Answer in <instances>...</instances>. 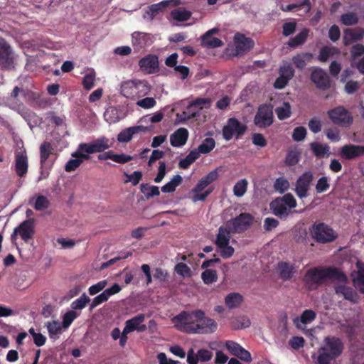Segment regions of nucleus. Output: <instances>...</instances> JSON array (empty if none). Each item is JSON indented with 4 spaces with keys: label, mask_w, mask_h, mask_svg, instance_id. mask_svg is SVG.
Segmentation results:
<instances>
[{
    "label": "nucleus",
    "mask_w": 364,
    "mask_h": 364,
    "mask_svg": "<svg viewBox=\"0 0 364 364\" xmlns=\"http://www.w3.org/2000/svg\"><path fill=\"white\" fill-rule=\"evenodd\" d=\"M279 75L291 80L294 75V70L289 63H284L279 68Z\"/></svg>",
    "instance_id": "56"
},
{
    "label": "nucleus",
    "mask_w": 364,
    "mask_h": 364,
    "mask_svg": "<svg viewBox=\"0 0 364 364\" xmlns=\"http://www.w3.org/2000/svg\"><path fill=\"white\" fill-rule=\"evenodd\" d=\"M337 282L335 287L336 293L340 296H343L346 300H349L353 303L358 301V296L356 293L350 288L346 285L347 279L343 282H341L338 278L333 279Z\"/></svg>",
    "instance_id": "20"
},
{
    "label": "nucleus",
    "mask_w": 364,
    "mask_h": 364,
    "mask_svg": "<svg viewBox=\"0 0 364 364\" xmlns=\"http://www.w3.org/2000/svg\"><path fill=\"white\" fill-rule=\"evenodd\" d=\"M28 168V161L26 149H20L15 153V171L16 174L24 176Z\"/></svg>",
    "instance_id": "16"
},
{
    "label": "nucleus",
    "mask_w": 364,
    "mask_h": 364,
    "mask_svg": "<svg viewBox=\"0 0 364 364\" xmlns=\"http://www.w3.org/2000/svg\"><path fill=\"white\" fill-rule=\"evenodd\" d=\"M96 73L93 69L88 70L82 78V84L87 90H90L95 85Z\"/></svg>",
    "instance_id": "40"
},
{
    "label": "nucleus",
    "mask_w": 364,
    "mask_h": 364,
    "mask_svg": "<svg viewBox=\"0 0 364 364\" xmlns=\"http://www.w3.org/2000/svg\"><path fill=\"white\" fill-rule=\"evenodd\" d=\"M246 126L235 118L228 119L223 129V136L226 141H229L234 136L238 137L245 133Z\"/></svg>",
    "instance_id": "10"
},
{
    "label": "nucleus",
    "mask_w": 364,
    "mask_h": 364,
    "mask_svg": "<svg viewBox=\"0 0 364 364\" xmlns=\"http://www.w3.org/2000/svg\"><path fill=\"white\" fill-rule=\"evenodd\" d=\"M133 135L132 129L129 127L119 132L117 136V140L119 142H128L132 139Z\"/></svg>",
    "instance_id": "64"
},
{
    "label": "nucleus",
    "mask_w": 364,
    "mask_h": 364,
    "mask_svg": "<svg viewBox=\"0 0 364 364\" xmlns=\"http://www.w3.org/2000/svg\"><path fill=\"white\" fill-rule=\"evenodd\" d=\"M141 191L147 197H153L160 194L159 188L155 186L141 185Z\"/></svg>",
    "instance_id": "58"
},
{
    "label": "nucleus",
    "mask_w": 364,
    "mask_h": 364,
    "mask_svg": "<svg viewBox=\"0 0 364 364\" xmlns=\"http://www.w3.org/2000/svg\"><path fill=\"white\" fill-rule=\"evenodd\" d=\"M153 42L154 37L150 33L135 31L132 34V44L138 50L151 45Z\"/></svg>",
    "instance_id": "18"
},
{
    "label": "nucleus",
    "mask_w": 364,
    "mask_h": 364,
    "mask_svg": "<svg viewBox=\"0 0 364 364\" xmlns=\"http://www.w3.org/2000/svg\"><path fill=\"white\" fill-rule=\"evenodd\" d=\"M225 346L230 353L239 358L245 362H251L252 357L250 353L243 348L239 343L232 341H228L225 343Z\"/></svg>",
    "instance_id": "21"
},
{
    "label": "nucleus",
    "mask_w": 364,
    "mask_h": 364,
    "mask_svg": "<svg viewBox=\"0 0 364 364\" xmlns=\"http://www.w3.org/2000/svg\"><path fill=\"white\" fill-rule=\"evenodd\" d=\"M50 205L48 198L43 196H38L35 200L34 208L37 210H43Z\"/></svg>",
    "instance_id": "57"
},
{
    "label": "nucleus",
    "mask_w": 364,
    "mask_h": 364,
    "mask_svg": "<svg viewBox=\"0 0 364 364\" xmlns=\"http://www.w3.org/2000/svg\"><path fill=\"white\" fill-rule=\"evenodd\" d=\"M230 229L227 225L225 227H220L215 240V245L218 251L223 258L232 257L235 252L234 248L229 245L230 239Z\"/></svg>",
    "instance_id": "6"
},
{
    "label": "nucleus",
    "mask_w": 364,
    "mask_h": 364,
    "mask_svg": "<svg viewBox=\"0 0 364 364\" xmlns=\"http://www.w3.org/2000/svg\"><path fill=\"white\" fill-rule=\"evenodd\" d=\"M247 181L241 179L238 181L233 187L234 195L237 197H242L245 195L247 188Z\"/></svg>",
    "instance_id": "50"
},
{
    "label": "nucleus",
    "mask_w": 364,
    "mask_h": 364,
    "mask_svg": "<svg viewBox=\"0 0 364 364\" xmlns=\"http://www.w3.org/2000/svg\"><path fill=\"white\" fill-rule=\"evenodd\" d=\"M252 217L249 213H242L238 217L228 221L227 225L232 228L234 232L245 230L252 223Z\"/></svg>",
    "instance_id": "19"
},
{
    "label": "nucleus",
    "mask_w": 364,
    "mask_h": 364,
    "mask_svg": "<svg viewBox=\"0 0 364 364\" xmlns=\"http://www.w3.org/2000/svg\"><path fill=\"white\" fill-rule=\"evenodd\" d=\"M340 50L333 46H326L321 49L318 55V60L321 62L327 61L330 58L338 55Z\"/></svg>",
    "instance_id": "41"
},
{
    "label": "nucleus",
    "mask_w": 364,
    "mask_h": 364,
    "mask_svg": "<svg viewBox=\"0 0 364 364\" xmlns=\"http://www.w3.org/2000/svg\"><path fill=\"white\" fill-rule=\"evenodd\" d=\"M182 182V177L180 175H175L169 182L161 187V191L164 193H171L176 190Z\"/></svg>",
    "instance_id": "44"
},
{
    "label": "nucleus",
    "mask_w": 364,
    "mask_h": 364,
    "mask_svg": "<svg viewBox=\"0 0 364 364\" xmlns=\"http://www.w3.org/2000/svg\"><path fill=\"white\" fill-rule=\"evenodd\" d=\"M296 206V201L290 193L277 198L270 203V208L273 213L279 217L287 216L291 213V210Z\"/></svg>",
    "instance_id": "5"
},
{
    "label": "nucleus",
    "mask_w": 364,
    "mask_h": 364,
    "mask_svg": "<svg viewBox=\"0 0 364 364\" xmlns=\"http://www.w3.org/2000/svg\"><path fill=\"white\" fill-rule=\"evenodd\" d=\"M203 315L205 314L201 310L183 311L173 317V323L174 326L181 331L196 333L198 322Z\"/></svg>",
    "instance_id": "4"
},
{
    "label": "nucleus",
    "mask_w": 364,
    "mask_h": 364,
    "mask_svg": "<svg viewBox=\"0 0 364 364\" xmlns=\"http://www.w3.org/2000/svg\"><path fill=\"white\" fill-rule=\"evenodd\" d=\"M300 153L298 150H291L289 151L286 158V162L290 166L295 165L299 161Z\"/></svg>",
    "instance_id": "60"
},
{
    "label": "nucleus",
    "mask_w": 364,
    "mask_h": 364,
    "mask_svg": "<svg viewBox=\"0 0 364 364\" xmlns=\"http://www.w3.org/2000/svg\"><path fill=\"white\" fill-rule=\"evenodd\" d=\"M77 317V314L75 311L71 310L67 312L63 317V324L64 329H67L74 319Z\"/></svg>",
    "instance_id": "61"
},
{
    "label": "nucleus",
    "mask_w": 364,
    "mask_h": 364,
    "mask_svg": "<svg viewBox=\"0 0 364 364\" xmlns=\"http://www.w3.org/2000/svg\"><path fill=\"white\" fill-rule=\"evenodd\" d=\"M151 88L146 80H127L121 82L119 93L127 99L136 100L148 95Z\"/></svg>",
    "instance_id": "1"
},
{
    "label": "nucleus",
    "mask_w": 364,
    "mask_h": 364,
    "mask_svg": "<svg viewBox=\"0 0 364 364\" xmlns=\"http://www.w3.org/2000/svg\"><path fill=\"white\" fill-rule=\"evenodd\" d=\"M223 42L218 38L213 37L211 35L204 34L202 36V45L207 48H218L223 46Z\"/></svg>",
    "instance_id": "47"
},
{
    "label": "nucleus",
    "mask_w": 364,
    "mask_h": 364,
    "mask_svg": "<svg viewBox=\"0 0 364 364\" xmlns=\"http://www.w3.org/2000/svg\"><path fill=\"white\" fill-rule=\"evenodd\" d=\"M83 161L79 156H72L65 165V171L72 172L76 170Z\"/></svg>",
    "instance_id": "53"
},
{
    "label": "nucleus",
    "mask_w": 364,
    "mask_h": 364,
    "mask_svg": "<svg viewBox=\"0 0 364 364\" xmlns=\"http://www.w3.org/2000/svg\"><path fill=\"white\" fill-rule=\"evenodd\" d=\"M178 5V1L167 0L162 1L158 4L151 5L143 15L144 18L152 21L154 17L159 13L163 12L171 4Z\"/></svg>",
    "instance_id": "17"
},
{
    "label": "nucleus",
    "mask_w": 364,
    "mask_h": 364,
    "mask_svg": "<svg viewBox=\"0 0 364 364\" xmlns=\"http://www.w3.org/2000/svg\"><path fill=\"white\" fill-rule=\"evenodd\" d=\"M188 132L186 128H179L170 136V143L173 147H181L186 144Z\"/></svg>",
    "instance_id": "29"
},
{
    "label": "nucleus",
    "mask_w": 364,
    "mask_h": 364,
    "mask_svg": "<svg viewBox=\"0 0 364 364\" xmlns=\"http://www.w3.org/2000/svg\"><path fill=\"white\" fill-rule=\"evenodd\" d=\"M105 119L109 124H114L124 117V114L114 107H110L106 109L104 114Z\"/></svg>",
    "instance_id": "36"
},
{
    "label": "nucleus",
    "mask_w": 364,
    "mask_h": 364,
    "mask_svg": "<svg viewBox=\"0 0 364 364\" xmlns=\"http://www.w3.org/2000/svg\"><path fill=\"white\" fill-rule=\"evenodd\" d=\"M50 339L56 340L63 332L64 328L58 320H51L45 323Z\"/></svg>",
    "instance_id": "33"
},
{
    "label": "nucleus",
    "mask_w": 364,
    "mask_h": 364,
    "mask_svg": "<svg viewBox=\"0 0 364 364\" xmlns=\"http://www.w3.org/2000/svg\"><path fill=\"white\" fill-rule=\"evenodd\" d=\"M364 37V28H355L346 29L343 32V41L346 46L352 44L363 39Z\"/></svg>",
    "instance_id": "26"
},
{
    "label": "nucleus",
    "mask_w": 364,
    "mask_h": 364,
    "mask_svg": "<svg viewBox=\"0 0 364 364\" xmlns=\"http://www.w3.org/2000/svg\"><path fill=\"white\" fill-rule=\"evenodd\" d=\"M213 188L200 179L191 192V200L193 202L204 200L213 192Z\"/></svg>",
    "instance_id": "15"
},
{
    "label": "nucleus",
    "mask_w": 364,
    "mask_h": 364,
    "mask_svg": "<svg viewBox=\"0 0 364 364\" xmlns=\"http://www.w3.org/2000/svg\"><path fill=\"white\" fill-rule=\"evenodd\" d=\"M327 278L331 279L338 278L341 282L346 280V276L341 271L336 268L310 269L306 272L304 279L309 289H314L318 284L321 283Z\"/></svg>",
    "instance_id": "3"
},
{
    "label": "nucleus",
    "mask_w": 364,
    "mask_h": 364,
    "mask_svg": "<svg viewBox=\"0 0 364 364\" xmlns=\"http://www.w3.org/2000/svg\"><path fill=\"white\" fill-rule=\"evenodd\" d=\"M138 65L140 70L146 74H154L159 70L158 57L153 54H149L140 59Z\"/></svg>",
    "instance_id": "12"
},
{
    "label": "nucleus",
    "mask_w": 364,
    "mask_h": 364,
    "mask_svg": "<svg viewBox=\"0 0 364 364\" xmlns=\"http://www.w3.org/2000/svg\"><path fill=\"white\" fill-rule=\"evenodd\" d=\"M136 104L144 109H151L156 105V102L154 98L147 97L137 100Z\"/></svg>",
    "instance_id": "54"
},
{
    "label": "nucleus",
    "mask_w": 364,
    "mask_h": 364,
    "mask_svg": "<svg viewBox=\"0 0 364 364\" xmlns=\"http://www.w3.org/2000/svg\"><path fill=\"white\" fill-rule=\"evenodd\" d=\"M275 113L280 120L289 118L291 114V107L289 102H283L275 109Z\"/></svg>",
    "instance_id": "42"
},
{
    "label": "nucleus",
    "mask_w": 364,
    "mask_h": 364,
    "mask_svg": "<svg viewBox=\"0 0 364 364\" xmlns=\"http://www.w3.org/2000/svg\"><path fill=\"white\" fill-rule=\"evenodd\" d=\"M14 57L10 46L0 38V66L5 69L13 68Z\"/></svg>",
    "instance_id": "13"
},
{
    "label": "nucleus",
    "mask_w": 364,
    "mask_h": 364,
    "mask_svg": "<svg viewBox=\"0 0 364 364\" xmlns=\"http://www.w3.org/2000/svg\"><path fill=\"white\" fill-rule=\"evenodd\" d=\"M145 317L144 314H140L126 321L124 333H130L134 331L140 333L144 332L147 329L146 325L144 324Z\"/></svg>",
    "instance_id": "14"
},
{
    "label": "nucleus",
    "mask_w": 364,
    "mask_h": 364,
    "mask_svg": "<svg viewBox=\"0 0 364 364\" xmlns=\"http://www.w3.org/2000/svg\"><path fill=\"white\" fill-rule=\"evenodd\" d=\"M176 272L183 277H188L191 275L190 268L184 263H178L175 267Z\"/></svg>",
    "instance_id": "62"
},
{
    "label": "nucleus",
    "mask_w": 364,
    "mask_h": 364,
    "mask_svg": "<svg viewBox=\"0 0 364 364\" xmlns=\"http://www.w3.org/2000/svg\"><path fill=\"white\" fill-rule=\"evenodd\" d=\"M364 154V146L345 145L341 148V156L346 159H351Z\"/></svg>",
    "instance_id": "28"
},
{
    "label": "nucleus",
    "mask_w": 364,
    "mask_h": 364,
    "mask_svg": "<svg viewBox=\"0 0 364 364\" xmlns=\"http://www.w3.org/2000/svg\"><path fill=\"white\" fill-rule=\"evenodd\" d=\"M274 186L277 191L279 192L280 193H282L289 188V183L284 178H279L277 179Z\"/></svg>",
    "instance_id": "59"
},
{
    "label": "nucleus",
    "mask_w": 364,
    "mask_h": 364,
    "mask_svg": "<svg viewBox=\"0 0 364 364\" xmlns=\"http://www.w3.org/2000/svg\"><path fill=\"white\" fill-rule=\"evenodd\" d=\"M341 21L345 26H353L358 22V17L355 13L348 12L341 16Z\"/></svg>",
    "instance_id": "51"
},
{
    "label": "nucleus",
    "mask_w": 364,
    "mask_h": 364,
    "mask_svg": "<svg viewBox=\"0 0 364 364\" xmlns=\"http://www.w3.org/2000/svg\"><path fill=\"white\" fill-rule=\"evenodd\" d=\"M94 153L90 143H80L77 149L71 154V156H79L82 161H86L90 159V155Z\"/></svg>",
    "instance_id": "34"
},
{
    "label": "nucleus",
    "mask_w": 364,
    "mask_h": 364,
    "mask_svg": "<svg viewBox=\"0 0 364 364\" xmlns=\"http://www.w3.org/2000/svg\"><path fill=\"white\" fill-rule=\"evenodd\" d=\"M225 301L230 309L237 308L241 304L242 296L238 293H230L225 297Z\"/></svg>",
    "instance_id": "43"
},
{
    "label": "nucleus",
    "mask_w": 364,
    "mask_h": 364,
    "mask_svg": "<svg viewBox=\"0 0 364 364\" xmlns=\"http://www.w3.org/2000/svg\"><path fill=\"white\" fill-rule=\"evenodd\" d=\"M312 180V174L310 172L304 173L296 182V193L300 198H304L307 196V191L309 190L310 183Z\"/></svg>",
    "instance_id": "24"
},
{
    "label": "nucleus",
    "mask_w": 364,
    "mask_h": 364,
    "mask_svg": "<svg viewBox=\"0 0 364 364\" xmlns=\"http://www.w3.org/2000/svg\"><path fill=\"white\" fill-rule=\"evenodd\" d=\"M201 278L206 284H210L216 282L218 279L215 270L206 269L201 274Z\"/></svg>",
    "instance_id": "52"
},
{
    "label": "nucleus",
    "mask_w": 364,
    "mask_h": 364,
    "mask_svg": "<svg viewBox=\"0 0 364 364\" xmlns=\"http://www.w3.org/2000/svg\"><path fill=\"white\" fill-rule=\"evenodd\" d=\"M311 79L319 89L326 90L330 87L329 77L327 73L321 68H315L313 70Z\"/></svg>",
    "instance_id": "22"
},
{
    "label": "nucleus",
    "mask_w": 364,
    "mask_h": 364,
    "mask_svg": "<svg viewBox=\"0 0 364 364\" xmlns=\"http://www.w3.org/2000/svg\"><path fill=\"white\" fill-rule=\"evenodd\" d=\"M312 59V54L309 53H301L292 58V62L297 68L303 69L306 64Z\"/></svg>",
    "instance_id": "39"
},
{
    "label": "nucleus",
    "mask_w": 364,
    "mask_h": 364,
    "mask_svg": "<svg viewBox=\"0 0 364 364\" xmlns=\"http://www.w3.org/2000/svg\"><path fill=\"white\" fill-rule=\"evenodd\" d=\"M357 271L351 274L353 284L360 291L364 292V265L358 261L356 262Z\"/></svg>",
    "instance_id": "30"
},
{
    "label": "nucleus",
    "mask_w": 364,
    "mask_h": 364,
    "mask_svg": "<svg viewBox=\"0 0 364 364\" xmlns=\"http://www.w3.org/2000/svg\"><path fill=\"white\" fill-rule=\"evenodd\" d=\"M121 290V287L117 284H114L110 288L106 289L103 292L93 299L90 304V309H93L100 304L107 301L111 296L119 293Z\"/></svg>",
    "instance_id": "23"
},
{
    "label": "nucleus",
    "mask_w": 364,
    "mask_h": 364,
    "mask_svg": "<svg viewBox=\"0 0 364 364\" xmlns=\"http://www.w3.org/2000/svg\"><path fill=\"white\" fill-rule=\"evenodd\" d=\"M34 234L35 223L33 219H29L23 221L14 229L11 240L12 243H14L19 236L24 242L28 243L33 240Z\"/></svg>",
    "instance_id": "7"
},
{
    "label": "nucleus",
    "mask_w": 364,
    "mask_h": 364,
    "mask_svg": "<svg viewBox=\"0 0 364 364\" xmlns=\"http://www.w3.org/2000/svg\"><path fill=\"white\" fill-rule=\"evenodd\" d=\"M306 129L304 127H296L292 133V138L296 141H301L306 137Z\"/></svg>",
    "instance_id": "63"
},
{
    "label": "nucleus",
    "mask_w": 364,
    "mask_h": 364,
    "mask_svg": "<svg viewBox=\"0 0 364 364\" xmlns=\"http://www.w3.org/2000/svg\"><path fill=\"white\" fill-rule=\"evenodd\" d=\"M255 124L261 128L271 125L273 122V112L271 107L267 105L259 107L254 119Z\"/></svg>",
    "instance_id": "11"
},
{
    "label": "nucleus",
    "mask_w": 364,
    "mask_h": 364,
    "mask_svg": "<svg viewBox=\"0 0 364 364\" xmlns=\"http://www.w3.org/2000/svg\"><path fill=\"white\" fill-rule=\"evenodd\" d=\"M215 146V141L213 138H205L199 145L198 150L200 154H208L210 152Z\"/></svg>",
    "instance_id": "49"
},
{
    "label": "nucleus",
    "mask_w": 364,
    "mask_h": 364,
    "mask_svg": "<svg viewBox=\"0 0 364 364\" xmlns=\"http://www.w3.org/2000/svg\"><path fill=\"white\" fill-rule=\"evenodd\" d=\"M90 144L95 153L102 152L108 149L112 146V143L109 139L105 136L100 137L90 142Z\"/></svg>",
    "instance_id": "38"
},
{
    "label": "nucleus",
    "mask_w": 364,
    "mask_h": 364,
    "mask_svg": "<svg viewBox=\"0 0 364 364\" xmlns=\"http://www.w3.org/2000/svg\"><path fill=\"white\" fill-rule=\"evenodd\" d=\"M196 333H212L218 328V324L215 320L206 318L204 316L200 319Z\"/></svg>",
    "instance_id": "31"
},
{
    "label": "nucleus",
    "mask_w": 364,
    "mask_h": 364,
    "mask_svg": "<svg viewBox=\"0 0 364 364\" xmlns=\"http://www.w3.org/2000/svg\"><path fill=\"white\" fill-rule=\"evenodd\" d=\"M315 318L316 313L311 309H306L303 311L300 317L294 319V323L298 329L305 330L306 325L311 323Z\"/></svg>",
    "instance_id": "27"
},
{
    "label": "nucleus",
    "mask_w": 364,
    "mask_h": 364,
    "mask_svg": "<svg viewBox=\"0 0 364 364\" xmlns=\"http://www.w3.org/2000/svg\"><path fill=\"white\" fill-rule=\"evenodd\" d=\"M311 232L313 237L318 242H330L336 238V234L333 229L324 223L314 225Z\"/></svg>",
    "instance_id": "8"
},
{
    "label": "nucleus",
    "mask_w": 364,
    "mask_h": 364,
    "mask_svg": "<svg viewBox=\"0 0 364 364\" xmlns=\"http://www.w3.org/2000/svg\"><path fill=\"white\" fill-rule=\"evenodd\" d=\"M278 270L281 277L285 280L290 279L296 272L294 264L284 262L278 264Z\"/></svg>",
    "instance_id": "37"
},
{
    "label": "nucleus",
    "mask_w": 364,
    "mask_h": 364,
    "mask_svg": "<svg viewBox=\"0 0 364 364\" xmlns=\"http://www.w3.org/2000/svg\"><path fill=\"white\" fill-rule=\"evenodd\" d=\"M235 50L237 55L250 50L254 46V42L249 38L240 33H236L234 37Z\"/></svg>",
    "instance_id": "25"
},
{
    "label": "nucleus",
    "mask_w": 364,
    "mask_h": 364,
    "mask_svg": "<svg viewBox=\"0 0 364 364\" xmlns=\"http://www.w3.org/2000/svg\"><path fill=\"white\" fill-rule=\"evenodd\" d=\"M328 115L334 124L344 127H350L353 121L351 114L342 106L330 109Z\"/></svg>",
    "instance_id": "9"
},
{
    "label": "nucleus",
    "mask_w": 364,
    "mask_h": 364,
    "mask_svg": "<svg viewBox=\"0 0 364 364\" xmlns=\"http://www.w3.org/2000/svg\"><path fill=\"white\" fill-rule=\"evenodd\" d=\"M89 301L90 298L83 294L80 298L72 302L71 307L73 309H82Z\"/></svg>",
    "instance_id": "55"
},
{
    "label": "nucleus",
    "mask_w": 364,
    "mask_h": 364,
    "mask_svg": "<svg viewBox=\"0 0 364 364\" xmlns=\"http://www.w3.org/2000/svg\"><path fill=\"white\" fill-rule=\"evenodd\" d=\"M191 16V13L183 8L174 9L171 12L172 18L178 21H187L190 18Z\"/></svg>",
    "instance_id": "45"
},
{
    "label": "nucleus",
    "mask_w": 364,
    "mask_h": 364,
    "mask_svg": "<svg viewBox=\"0 0 364 364\" xmlns=\"http://www.w3.org/2000/svg\"><path fill=\"white\" fill-rule=\"evenodd\" d=\"M40 162L42 166H46L48 159L54 155V148L48 141H43L39 147Z\"/></svg>",
    "instance_id": "32"
},
{
    "label": "nucleus",
    "mask_w": 364,
    "mask_h": 364,
    "mask_svg": "<svg viewBox=\"0 0 364 364\" xmlns=\"http://www.w3.org/2000/svg\"><path fill=\"white\" fill-rule=\"evenodd\" d=\"M343 350V343L336 337H326L323 346L318 350L317 364H330L340 356Z\"/></svg>",
    "instance_id": "2"
},
{
    "label": "nucleus",
    "mask_w": 364,
    "mask_h": 364,
    "mask_svg": "<svg viewBox=\"0 0 364 364\" xmlns=\"http://www.w3.org/2000/svg\"><path fill=\"white\" fill-rule=\"evenodd\" d=\"M210 105V100L207 99H197L191 104H190L187 108L191 112V114L194 117L199 114L201 109L204 108H208Z\"/></svg>",
    "instance_id": "35"
},
{
    "label": "nucleus",
    "mask_w": 364,
    "mask_h": 364,
    "mask_svg": "<svg viewBox=\"0 0 364 364\" xmlns=\"http://www.w3.org/2000/svg\"><path fill=\"white\" fill-rule=\"evenodd\" d=\"M309 33V30L304 28L299 33H298L294 38H291L289 41V45L291 47H296L302 44L306 39Z\"/></svg>",
    "instance_id": "48"
},
{
    "label": "nucleus",
    "mask_w": 364,
    "mask_h": 364,
    "mask_svg": "<svg viewBox=\"0 0 364 364\" xmlns=\"http://www.w3.org/2000/svg\"><path fill=\"white\" fill-rule=\"evenodd\" d=\"M310 146L316 156L323 157L329 155V147L326 144L313 142Z\"/></svg>",
    "instance_id": "46"
}]
</instances>
